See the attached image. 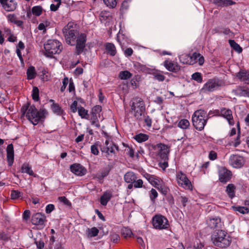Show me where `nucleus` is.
I'll return each mask as SVG.
<instances>
[{
	"label": "nucleus",
	"mask_w": 249,
	"mask_h": 249,
	"mask_svg": "<svg viewBox=\"0 0 249 249\" xmlns=\"http://www.w3.org/2000/svg\"><path fill=\"white\" fill-rule=\"evenodd\" d=\"M21 113V117H23L26 113L27 118L34 125H36L41 119L44 118L47 111L45 109H40L38 111L34 105L30 106V103H27L22 107Z\"/></svg>",
	"instance_id": "obj_1"
},
{
	"label": "nucleus",
	"mask_w": 249,
	"mask_h": 249,
	"mask_svg": "<svg viewBox=\"0 0 249 249\" xmlns=\"http://www.w3.org/2000/svg\"><path fill=\"white\" fill-rule=\"evenodd\" d=\"M212 241L215 246L221 248L229 247L231 242V238L226 231L222 229L215 230L211 236Z\"/></svg>",
	"instance_id": "obj_2"
},
{
	"label": "nucleus",
	"mask_w": 249,
	"mask_h": 249,
	"mask_svg": "<svg viewBox=\"0 0 249 249\" xmlns=\"http://www.w3.org/2000/svg\"><path fill=\"white\" fill-rule=\"evenodd\" d=\"M131 102V113L133 114L136 119L142 120L144 116L145 111L144 101L142 98L136 97L133 98Z\"/></svg>",
	"instance_id": "obj_3"
},
{
	"label": "nucleus",
	"mask_w": 249,
	"mask_h": 249,
	"mask_svg": "<svg viewBox=\"0 0 249 249\" xmlns=\"http://www.w3.org/2000/svg\"><path fill=\"white\" fill-rule=\"evenodd\" d=\"M63 34L67 44L74 45L75 39L78 35L76 25L72 22H69L63 29Z\"/></svg>",
	"instance_id": "obj_4"
},
{
	"label": "nucleus",
	"mask_w": 249,
	"mask_h": 249,
	"mask_svg": "<svg viewBox=\"0 0 249 249\" xmlns=\"http://www.w3.org/2000/svg\"><path fill=\"white\" fill-rule=\"evenodd\" d=\"M208 119L206 112L204 110H197L193 115V124L197 130L201 131L204 129Z\"/></svg>",
	"instance_id": "obj_5"
},
{
	"label": "nucleus",
	"mask_w": 249,
	"mask_h": 249,
	"mask_svg": "<svg viewBox=\"0 0 249 249\" xmlns=\"http://www.w3.org/2000/svg\"><path fill=\"white\" fill-rule=\"evenodd\" d=\"M45 54L52 57L53 54L60 53L62 50L61 43L57 40H49L44 45Z\"/></svg>",
	"instance_id": "obj_6"
},
{
	"label": "nucleus",
	"mask_w": 249,
	"mask_h": 249,
	"mask_svg": "<svg viewBox=\"0 0 249 249\" xmlns=\"http://www.w3.org/2000/svg\"><path fill=\"white\" fill-rule=\"evenodd\" d=\"M152 221L153 225L156 229L163 230L168 228V220L162 215H156L153 217Z\"/></svg>",
	"instance_id": "obj_7"
},
{
	"label": "nucleus",
	"mask_w": 249,
	"mask_h": 249,
	"mask_svg": "<svg viewBox=\"0 0 249 249\" xmlns=\"http://www.w3.org/2000/svg\"><path fill=\"white\" fill-rule=\"evenodd\" d=\"M218 115L225 118L230 125H233L234 122L233 121L232 111L226 108H221L220 110H217Z\"/></svg>",
	"instance_id": "obj_8"
},
{
	"label": "nucleus",
	"mask_w": 249,
	"mask_h": 249,
	"mask_svg": "<svg viewBox=\"0 0 249 249\" xmlns=\"http://www.w3.org/2000/svg\"><path fill=\"white\" fill-rule=\"evenodd\" d=\"M86 36L85 34H81L77 36L76 51L77 54L82 53L85 47Z\"/></svg>",
	"instance_id": "obj_9"
},
{
	"label": "nucleus",
	"mask_w": 249,
	"mask_h": 249,
	"mask_svg": "<svg viewBox=\"0 0 249 249\" xmlns=\"http://www.w3.org/2000/svg\"><path fill=\"white\" fill-rule=\"evenodd\" d=\"M218 175L220 181L223 183L228 182L232 176L231 172L224 167L219 168Z\"/></svg>",
	"instance_id": "obj_10"
},
{
	"label": "nucleus",
	"mask_w": 249,
	"mask_h": 249,
	"mask_svg": "<svg viewBox=\"0 0 249 249\" xmlns=\"http://www.w3.org/2000/svg\"><path fill=\"white\" fill-rule=\"evenodd\" d=\"M177 178L178 185L188 189H190L192 187L190 181L188 179L186 175L182 172L178 173Z\"/></svg>",
	"instance_id": "obj_11"
},
{
	"label": "nucleus",
	"mask_w": 249,
	"mask_h": 249,
	"mask_svg": "<svg viewBox=\"0 0 249 249\" xmlns=\"http://www.w3.org/2000/svg\"><path fill=\"white\" fill-rule=\"evenodd\" d=\"M207 224L211 229H221L223 224L218 217L210 218L207 220Z\"/></svg>",
	"instance_id": "obj_12"
},
{
	"label": "nucleus",
	"mask_w": 249,
	"mask_h": 249,
	"mask_svg": "<svg viewBox=\"0 0 249 249\" xmlns=\"http://www.w3.org/2000/svg\"><path fill=\"white\" fill-rule=\"evenodd\" d=\"M32 223L35 225H43L47 221L46 216L41 213L34 214L32 216Z\"/></svg>",
	"instance_id": "obj_13"
},
{
	"label": "nucleus",
	"mask_w": 249,
	"mask_h": 249,
	"mask_svg": "<svg viewBox=\"0 0 249 249\" xmlns=\"http://www.w3.org/2000/svg\"><path fill=\"white\" fill-rule=\"evenodd\" d=\"M105 145L101 146L100 149L102 152H105L109 154L110 153H115V149L118 150V147L115 145L112 142L106 140Z\"/></svg>",
	"instance_id": "obj_14"
},
{
	"label": "nucleus",
	"mask_w": 249,
	"mask_h": 249,
	"mask_svg": "<svg viewBox=\"0 0 249 249\" xmlns=\"http://www.w3.org/2000/svg\"><path fill=\"white\" fill-rule=\"evenodd\" d=\"M229 162L234 168H240L244 164V159L242 157L234 155L230 157Z\"/></svg>",
	"instance_id": "obj_15"
},
{
	"label": "nucleus",
	"mask_w": 249,
	"mask_h": 249,
	"mask_svg": "<svg viewBox=\"0 0 249 249\" xmlns=\"http://www.w3.org/2000/svg\"><path fill=\"white\" fill-rule=\"evenodd\" d=\"M71 171L74 174L79 176L84 175L87 172L86 168L78 163H74L70 166Z\"/></svg>",
	"instance_id": "obj_16"
},
{
	"label": "nucleus",
	"mask_w": 249,
	"mask_h": 249,
	"mask_svg": "<svg viewBox=\"0 0 249 249\" xmlns=\"http://www.w3.org/2000/svg\"><path fill=\"white\" fill-rule=\"evenodd\" d=\"M157 146L159 151V154L160 157L164 160H168L169 149L167 145L160 143L157 144Z\"/></svg>",
	"instance_id": "obj_17"
},
{
	"label": "nucleus",
	"mask_w": 249,
	"mask_h": 249,
	"mask_svg": "<svg viewBox=\"0 0 249 249\" xmlns=\"http://www.w3.org/2000/svg\"><path fill=\"white\" fill-rule=\"evenodd\" d=\"M6 152L8 165L11 166L13 163L14 159V147L12 144L8 145L6 148Z\"/></svg>",
	"instance_id": "obj_18"
},
{
	"label": "nucleus",
	"mask_w": 249,
	"mask_h": 249,
	"mask_svg": "<svg viewBox=\"0 0 249 249\" xmlns=\"http://www.w3.org/2000/svg\"><path fill=\"white\" fill-rule=\"evenodd\" d=\"M236 77L245 84H249V72L246 70H240L236 74Z\"/></svg>",
	"instance_id": "obj_19"
},
{
	"label": "nucleus",
	"mask_w": 249,
	"mask_h": 249,
	"mask_svg": "<svg viewBox=\"0 0 249 249\" xmlns=\"http://www.w3.org/2000/svg\"><path fill=\"white\" fill-rule=\"evenodd\" d=\"M164 66L169 71L177 72L180 70V67L176 63L166 60L164 62Z\"/></svg>",
	"instance_id": "obj_20"
},
{
	"label": "nucleus",
	"mask_w": 249,
	"mask_h": 249,
	"mask_svg": "<svg viewBox=\"0 0 249 249\" xmlns=\"http://www.w3.org/2000/svg\"><path fill=\"white\" fill-rule=\"evenodd\" d=\"M213 2L218 6L225 7L235 4L231 0H213Z\"/></svg>",
	"instance_id": "obj_21"
},
{
	"label": "nucleus",
	"mask_w": 249,
	"mask_h": 249,
	"mask_svg": "<svg viewBox=\"0 0 249 249\" xmlns=\"http://www.w3.org/2000/svg\"><path fill=\"white\" fill-rule=\"evenodd\" d=\"M112 196V195L111 193L108 191L104 192L100 198L101 204L103 206L107 205V202L110 200Z\"/></svg>",
	"instance_id": "obj_22"
},
{
	"label": "nucleus",
	"mask_w": 249,
	"mask_h": 249,
	"mask_svg": "<svg viewBox=\"0 0 249 249\" xmlns=\"http://www.w3.org/2000/svg\"><path fill=\"white\" fill-rule=\"evenodd\" d=\"M106 50L108 54L111 56H114L116 54L117 51L115 45L111 43H107L105 45Z\"/></svg>",
	"instance_id": "obj_23"
},
{
	"label": "nucleus",
	"mask_w": 249,
	"mask_h": 249,
	"mask_svg": "<svg viewBox=\"0 0 249 249\" xmlns=\"http://www.w3.org/2000/svg\"><path fill=\"white\" fill-rule=\"evenodd\" d=\"M218 87V85L216 82L213 80H210L204 85V89L209 91H212Z\"/></svg>",
	"instance_id": "obj_24"
},
{
	"label": "nucleus",
	"mask_w": 249,
	"mask_h": 249,
	"mask_svg": "<svg viewBox=\"0 0 249 249\" xmlns=\"http://www.w3.org/2000/svg\"><path fill=\"white\" fill-rule=\"evenodd\" d=\"M16 6L17 4L13 0H8L2 7L7 11H13L16 8Z\"/></svg>",
	"instance_id": "obj_25"
},
{
	"label": "nucleus",
	"mask_w": 249,
	"mask_h": 249,
	"mask_svg": "<svg viewBox=\"0 0 249 249\" xmlns=\"http://www.w3.org/2000/svg\"><path fill=\"white\" fill-rule=\"evenodd\" d=\"M21 171L23 173H26L30 176L36 177V175L34 173L31 167L28 163H24L21 168Z\"/></svg>",
	"instance_id": "obj_26"
},
{
	"label": "nucleus",
	"mask_w": 249,
	"mask_h": 249,
	"mask_svg": "<svg viewBox=\"0 0 249 249\" xmlns=\"http://www.w3.org/2000/svg\"><path fill=\"white\" fill-rule=\"evenodd\" d=\"M124 179L127 183H133L136 180L137 178L133 172H129L124 175Z\"/></svg>",
	"instance_id": "obj_27"
},
{
	"label": "nucleus",
	"mask_w": 249,
	"mask_h": 249,
	"mask_svg": "<svg viewBox=\"0 0 249 249\" xmlns=\"http://www.w3.org/2000/svg\"><path fill=\"white\" fill-rule=\"evenodd\" d=\"M235 187L233 184H229L226 187V192L231 198L235 196Z\"/></svg>",
	"instance_id": "obj_28"
},
{
	"label": "nucleus",
	"mask_w": 249,
	"mask_h": 249,
	"mask_svg": "<svg viewBox=\"0 0 249 249\" xmlns=\"http://www.w3.org/2000/svg\"><path fill=\"white\" fill-rule=\"evenodd\" d=\"M50 102H53V100H51ZM51 108L53 112L55 113H56L58 115H61L63 113L62 109L58 104L53 103V105H52Z\"/></svg>",
	"instance_id": "obj_29"
},
{
	"label": "nucleus",
	"mask_w": 249,
	"mask_h": 249,
	"mask_svg": "<svg viewBox=\"0 0 249 249\" xmlns=\"http://www.w3.org/2000/svg\"><path fill=\"white\" fill-rule=\"evenodd\" d=\"M134 138L138 142H142L147 141L149 138V136L145 134L140 133L135 136Z\"/></svg>",
	"instance_id": "obj_30"
},
{
	"label": "nucleus",
	"mask_w": 249,
	"mask_h": 249,
	"mask_svg": "<svg viewBox=\"0 0 249 249\" xmlns=\"http://www.w3.org/2000/svg\"><path fill=\"white\" fill-rule=\"evenodd\" d=\"M27 75L28 79H33L36 77V72L34 67L31 66L27 69Z\"/></svg>",
	"instance_id": "obj_31"
},
{
	"label": "nucleus",
	"mask_w": 249,
	"mask_h": 249,
	"mask_svg": "<svg viewBox=\"0 0 249 249\" xmlns=\"http://www.w3.org/2000/svg\"><path fill=\"white\" fill-rule=\"evenodd\" d=\"M145 177L152 185H153L155 187H157L159 181L158 179L156 178L154 176L149 174L145 175Z\"/></svg>",
	"instance_id": "obj_32"
},
{
	"label": "nucleus",
	"mask_w": 249,
	"mask_h": 249,
	"mask_svg": "<svg viewBox=\"0 0 249 249\" xmlns=\"http://www.w3.org/2000/svg\"><path fill=\"white\" fill-rule=\"evenodd\" d=\"M229 42L231 46L237 52L240 53L242 51V48L233 40H229Z\"/></svg>",
	"instance_id": "obj_33"
},
{
	"label": "nucleus",
	"mask_w": 249,
	"mask_h": 249,
	"mask_svg": "<svg viewBox=\"0 0 249 249\" xmlns=\"http://www.w3.org/2000/svg\"><path fill=\"white\" fill-rule=\"evenodd\" d=\"M87 233L90 237H93L97 236L99 233V230L96 227H93L91 229L88 228L87 230Z\"/></svg>",
	"instance_id": "obj_34"
},
{
	"label": "nucleus",
	"mask_w": 249,
	"mask_h": 249,
	"mask_svg": "<svg viewBox=\"0 0 249 249\" xmlns=\"http://www.w3.org/2000/svg\"><path fill=\"white\" fill-rule=\"evenodd\" d=\"M102 111V107L100 106H95L92 109V117L95 116L99 118L100 116V113Z\"/></svg>",
	"instance_id": "obj_35"
},
{
	"label": "nucleus",
	"mask_w": 249,
	"mask_h": 249,
	"mask_svg": "<svg viewBox=\"0 0 249 249\" xmlns=\"http://www.w3.org/2000/svg\"><path fill=\"white\" fill-rule=\"evenodd\" d=\"M178 125L179 127L185 129L190 126V123L187 119H181L179 121Z\"/></svg>",
	"instance_id": "obj_36"
},
{
	"label": "nucleus",
	"mask_w": 249,
	"mask_h": 249,
	"mask_svg": "<svg viewBox=\"0 0 249 249\" xmlns=\"http://www.w3.org/2000/svg\"><path fill=\"white\" fill-rule=\"evenodd\" d=\"M186 56H188V57H189L190 59H191V61L189 63H188L187 62H184V61H182V63H186V64L189 63V64L193 65L194 63H195L196 62V60L200 56V54L195 52V53H193L192 55L191 56H188L187 55Z\"/></svg>",
	"instance_id": "obj_37"
},
{
	"label": "nucleus",
	"mask_w": 249,
	"mask_h": 249,
	"mask_svg": "<svg viewBox=\"0 0 249 249\" xmlns=\"http://www.w3.org/2000/svg\"><path fill=\"white\" fill-rule=\"evenodd\" d=\"M132 74L127 71H121L119 73V78L122 80H126L130 78Z\"/></svg>",
	"instance_id": "obj_38"
},
{
	"label": "nucleus",
	"mask_w": 249,
	"mask_h": 249,
	"mask_svg": "<svg viewBox=\"0 0 249 249\" xmlns=\"http://www.w3.org/2000/svg\"><path fill=\"white\" fill-rule=\"evenodd\" d=\"M78 114L82 118L87 119L88 117V110H86L83 107L80 106L78 107Z\"/></svg>",
	"instance_id": "obj_39"
},
{
	"label": "nucleus",
	"mask_w": 249,
	"mask_h": 249,
	"mask_svg": "<svg viewBox=\"0 0 249 249\" xmlns=\"http://www.w3.org/2000/svg\"><path fill=\"white\" fill-rule=\"evenodd\" d=\"M42 8L40 6H34L32 9V13L36 16H39L42 12Z\"/></svg>",
	"instance_id": "obj_40"
},
{
	"label": "nucleus",
	"mask_w": 249,
	"mask_h": 249,
	"mask_svg": "<svg viewBox=\"0 0 249 249\" xmlns=\"http://www.w3.org/2000/svg\"><path fill=\"white\" fill-rule=\"evenodd\" d=\"M32 98L35 101H38L39 99V89L36 87H34L32 91Z\"/></svg>",
	"instance_id": "obj_41"
},
{
	"label": "nucleus",
	"mask_w": 249,
	"mask_h": 249,
	"mask_svg": "<svg viewBox=\"0 0 249 249\" xmlns=\"http://www.w3.org/2000/svg\"><path fill=\"white\" fill-rule=\"evenodd\" d=\"M237 92L238 95L242 96H248L249 97V89H244L239 88L237 89Z\"/></svg>",
	"instance_id": "obj_42"
},
{
	"label": "nucleus",
	"mask_w": 249,
	"mask_h": 249,
	"mask_svg": "<svg viewBox=\"0 0 249 249\" xmlns=\"http://www.w3.org/2000/svg\"><path fill=\"white\" fill-rule=\"evenodd\" d=\"M192 79L197 81L198 83L202 82V77L200 73L196 72L192 75Z\"/></svg>",
	"instance_id": "obj_43"
},
{
	"label": "nucleus",
	"mask_w": 249,
	"mask_h": 249,
	"mask_svg": "<svg viewBox=\"0 0 249 249\" xmlns=\"http://www.w3.org/2000/svg\"><path fill=\"white\" fill-rule=\"evenodd\" d=\"M156 188H157L164 196L167 195L169 191L168 187L160 185L159 183H158L157 187H156Z\"/></svg>",
	"instance_id": "obj_44"
},
{
	"label": "nucleus",
	"mask_w": 249,
	"mask_h": 249,
	"mask_svg": "<svg viewBox=\"0 0 249 249\" xmlns=\"http://www.w3.org/2000/svg\"><path fill=\"white\" fill-rule=\"evenodd\" d=\"M233 209L235 211L238 212L242 214L247 213L249 212V209L245 207L239 206L233 207Z\"/></svg>",
	"instance_id": "obj_45"
},
{
	"label": "nucleus",
	"mask_w": 249,
	"mask_h": 249,
	"mask_svg": "<svg viewBox=\"0 0 249 249\" xmlns=\"http://www.w3.org/2000/svg\"><path fill=\"white\" fill-rule=\"evenodd\" d=\"M22 193L18 190H13L11 193V197L13 199H17L21 196Z\"/></svg>",
	"instance_id": "obj_46"
},
{
	"label": "nucleus",
	"mask_w": 249,
	"mask_h": 249,
	"mask_svg": "<svg viewBox=\"0 0 249 249\" xmlns=\"http://www.w3.org/2000/svg\"><path fill=\"white\" fill-rule=\"evenodd\" d=\"M133 235L131 230L128 228H124L122 230V235L125 237H130Z\"/></svg>",
	"instance_id": "obj_47"
},
{
	"label": "nucleus",
	"mask_w": 249,
	"mask_h": 249,
	"mask_svg": "<svg viewBox=\"0 0 249 249\" xmlns=\"http://www.w3.org/2000/svg\"><path fill=\"white\" fill-rule=\"evenodd\" d=\"M104 3L107 6L114 8L116 6L117 2L116 0H103Z\"/></svg>",
	"instance_id": "obj_48"
},
{
	"label": "nucleus",
	"mask_w": 249,
	"mask_h": 249,
	"mask_svg": "<svg viewBox=\"0 0 249 249\" xmlns=\"http://www.w3.org/2000/svg\"><path fill=\"white\" fill-rule=\"evenodd\" d=\"M158 196V193L154 189H152L150 191V197L152 201L154 202L155 199Z\"/></svg>",
	"instance_id": "obj_49"
},
{
	"label": "nucleus",
	"mask_w": 249,
	"mask_h": 249,
	"mask_svg": "<svg viewBox=\"0 0 249 249\" xmlns=\"http://www.w3.org/2000/svg\"><path fill=\"white\" fill-rule=\"evenodd\" d=\"M98 117H97L96 116L95 117H91V124L95 125L96 127L99 128L100 126V125L98 122Z\"/></svg>",
	"instance_id": "obj_50"
},
{
	"label": "nucleus",
	"mask_w": 249,
	"mask_h": 249,
	"mask_svg": "<svg viewBox=\"0 0 249 249\" xmlns=\"http://www.w3.org/2000/svg\"><path fill=\"white\" fill-rule=\"evenodd\" d=\"M91 152L94 155H97L99 154L98 149V145L96 143L92 145L91 146Z\"/></svg>",
	"instance_id": "obj_51"
},
{
	"label": "nucleus",
	"mask_w": 249,
	"mask_h": 249,
	"mask_svg": "<svg viewBox=\"0 0 249 249\" xmlns=\"http://www.w3.org/2000/svg\"><path fill=\"white\" fill-rule=\"evenodd\" d=\"M58 199L60 202L67 206L71 205V203L65 196H59Z\"/></svg>",
	"instance_id": "obj_52"
},
{
	"label": "nucleus",
	"mask_w": 249,
	"mask_h": 249,
	"mask_svg": "<svg viewBox=\"0 0 249 249\" xmlns=\"http://www.w3.org/2000/svg\"><path fill=\"white\" fill-rule=\"evenodd\" d=\"M68 82H69L68 78H67L66 77H65L63 80V85L61 87V89H60L61 91L63 92L65 90V89L68 84Z\"/></svg>",
	"instance_id": "obj_53"
},
{
	"label": "nucleus",
	"mask_w": 249,
	"mask_h": 249,
	"mask_svg": "<svg viewBox=\"0 0 249 249\" xmlns=\"http://www.w3.org/2000/svg\"><path fill=\"white\" fill-rule=\"evenodd\" d=\"M133 183L135 188H142V187L143 181L142 179H139L137 180H135Z\"/></svg>",
	"instance_id": "obj_54"
},
{
	"label": "nucleus",
	"mask_w": 249,
	"mask_h": 249,
	"mask_svg": "<svg viewBox=\"0 0 249 249\" xmlns=\"http://www.w3.org/2000/svg\"><path fill=\"white\" fill-rule=\"evenodd\" d=\"M154 78L160 82L163 81L165 79V76L160 73H156L154 75Z\"/></svg>",
	"instance_id": "obj_55"
},
{
	"label": "nucleus",
	"mask_w": 249,
	"mask_h": 249,
	"mask_svg": "<svg viewBox=\"0 0 249 249\" xmlns=\"http://www.w3.org/2000/svg\"><path fill=\"white\" fill-rule=\"evenodd\" d=\"M54 209V206L53 204H49L47 205L45 209V212L47 213H51Z\"/></svg>",
	"instance_id": "obj_56"
},
{
	"label": "nucleus",
	"mask_w": 249,
	"mask_h": 249,
	"mask_svg": "<svg viewBox=\"0 0 249 249\" xmlns=\"http://www.w3.org/2000/svg\"><path fill=\"white\" fill-rule=\"evenodd\" d=\"M163 98L161 97H157L154 100V102L158 104H159L160 107H161L163 103Z\"/></svg>",
	"instance_id": "obj_57"
},
{
	"label": "nucleus",
	"mask_w": 249,
	"mask_h": 249,
	"mask_svg": "<svg viewBox=\"0 0 249 249\" xmlns=\"http://www.w3.org/2000/svg\"><path fill=\"white\" fill-rule=\"evenodd\" d=\"M129 7L128 2V0H124V1L122 3L121 8V10H125L128 9Z\"/></svg>",
	"instance_id": "obj_58"
},
{
	"label": "nucleus",
	"mask_w": 249,
	"mask_h": 249,
	"mask_svg": "<svg viewBox=\"0 0 249 249\" xmlns=\"http://www.w3.org/2000/svg\"><path fill=\"white\" fill-rule=\"evenodd\" d=\"M133 53V51L131 48H127L124 51V53L126 56H130Z\"/></svg>",
	"instance_id": "obj_59"
},
{
	"label": "nucleus",
	"mask_w": 249,
	"mask_h": 249,
	"mask_svg": "<svg viewBox=\"0 0 249 249\" xmlns=\"http://www.w3.org/2000/svg\"><path fill=\"white\" fill-rule=\"evenodd\" d=\"M209 158L211 160H214L217 158V154L213 151H211L209 155Z\"/></svg>",
	"instance_id": "obj_60"
},
{
	"label": "nucleus",
	"mask_w": 249,
	"mask_h": 249,
	"mask_svg": "<svg viewBox=\"0 0 249 249\" xmlns=\"http://www.w3.org/2000/svg\"><path fill=\"white\" fill-rule=\"evenodd\" d=\"M77 102L76 101H74L72 104L71 105V109L73 112H76L77 111Z\"/></svg>",
	"instance_id": "obj_61"
},
{
	"label": "nucleus",
	"mask_w": 249,
	"mask_h": 249,
	"mask_svg": "<svg viewBox=\"0 0 249 249\" xmlns=\"http://www.w3.org/2000/svg\"><path fill=\"white\" fill-rule=\"evenodd\" d=\"M120 239V236L117 234H113L111 235V241L114 243H117Z\"/></svg>",
	"instance_id": "obj_62"
},
{
	"label": "nucleus",
	"mask_w": 249,
	"mask_h": 249,
	"mask_svg": "<svg viewBox=\"0 0 249 249\" xmlns=\"http://www.w3.org/2000/svg\"><path fill=\"white\" fill-rule=\"evenodd\" d=\"M30 215V212L29 210H25L23 214V218L25 220H28Z\"/></svg>",
	"instance_id": "obj_63"
},
{
	"label": "nucleus",
	"mask_w": 249,
	"mask_h": 249,
	"mask_svg": "<svg viewBox=\"0 0 249 249\" xmlns=\"http://www.w3.org/2000/svg\"><path fill=\"white\" fill-rule=\"evenodd\" d=\"M42 74L40 75L41 77V78L44 81H48L49 80V77L48 75H46L47 71L46 70H44L42 71Z\"/></svg>",
	"instance_id": "obj_64"
}]
</instances>
